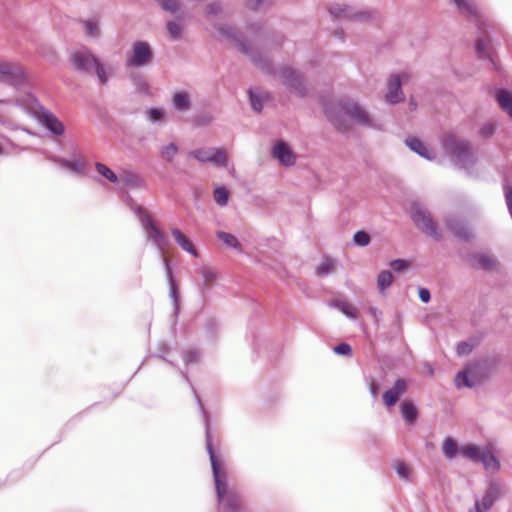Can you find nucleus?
<instances>
[{
  "label": "nucleus",
  "mask_w": 512,
  "mask_h": 512,
  "mask_svg": "<svg viewBox=\"0 0 512 512\" xmlns=\"http://www.w3.org/2000/svg\"><path fill=\"white\" fill-rule=\"evenodd\" d=\"M405 144L409 147L410 150L423 157L424 159L432 160L435 158L434 154L428 149L425 143L417 137H407Z\"/></svg>",
  "instance_id": "a878e982"
},
{
  "label": "nucleus",
  "mask_w": 512,
  "mask_h": 512,
  "mask_svg": "<svg viewBox=\"0 0 512 512\" xmlns=\"http://www.w3.org/2000/svg\"><path fill=\"white\" fill-rule=\"evenodd\" d=\"M323 110L328 121L339 132L345 133L350 130L346 117H350L365 127H373L370 114L355 101L341 99L336 103L327 102L324 104Z\"/></svg>",
  "instance_id": "7ed1b4c3"
},
{
  "label": "nucleus",
  "mask_w": 512,
  "mask_h": 512,
  "mask_svg": "<svg viewBox=\"0 0 512 512\" xmlns=\"http://www.w3.org/2000/svg\"><path fill=\"white\" fill-rule=\"evenodd\" d=\"M470 261L474 267L486 270L497 265V261L486 253H476L470 258Z\"/></svg>",
  "instance_id": "c756f323"
},
{
  "label": "nucleus",
  "mask_w": 512,
  "mask_h": 512,
  "mask_svg": "<svg viewBox=\"0 0 512 512\" xmlns=\"http://www.w3.org/2000/svg\"><path fill=\"white\" fill-rule=\"evenodd\" d=\"M216 236L228 248H233L239 252L242 251V246H241L239 240L233 234L225 232V231H217Z\"/></svg>",
  "instance_id": "e433bc0d"
},
{
  "label": "nucleus",
  "mask_w": 512,
  "mask_h": 512,
  "mask_svg": "<svg viewBox=\"0 0 512 512\" xmlns=\"http://www.w3.org/2000/svg\"><path fill=\"white\" fill-rule=\"evenodd\" d=\"M214 27L220 35L235 42L240 52L247 55L264 73L276 74L273 61L258 49L253 48L235 27L227 24H216Z\"/></svg>",
  "instance_id": "423d86ee"
},
{
  "label": "nucleus",
  "mask_w": 512,
  "mask_h": 512,
  "mask_svg": "<svg viewBox=\"0 0 512 512\" xmlns=\"http://www.w3.org/2000/svg\"><path fill=\"white\" fill-rule=\"evenodd\" d=\"M199 358H200V353L196 349L187 350L183 354V360L186 365H191V364L196 363Z\"/></svg>",
  "instance_id": "5fc2aeb1"
},
{
  "label": "nucleus",
  "mask_w": 512,
  "mask_h": 512,
  "mask_svg": "<svg viewBox=\"0 0 512 512\" xmlns=\"http://www.w3.org/2000/svg\"><path fill=\"white\" fill-rule=\"evenodd\" d=\"M159 6L166 12L177 13L180 10V5L177 0H156Z\"/></svg>",
  "instance_id": "3c124183"
},
{
  "label": "nucleus",
  "mask_w": 512,
  "mask_h": 512,
  "mask_svg": "<svg viewBox=\"0 0 512 512\" xmlns=\"http://www.w3.org/2000/svg\"><path fill=\"white\" fill-rule=\"evenodd\" d=\"M249 31L263 42H272L280 46L284 41V36L274 30L266 29L261 23H251Z\"/></svg>",
  "instance_id": "412c9836"
},
{
  "label": "nucleus",
  "mask_w": 512,
  "mask_h": 512,
  "mask_svg": "<svg viewBox=\"0 0 512 512\" xmlns=\"http://www.w3.org/2000/svg\"><path fill=\"white\" fill-rule=\"evenodd\" d=\"M500 356H493L467 364L458 371L454 378L455 386L458 389L473 388L487 380L492 371L499 365Z\"/></svg>",
  "instance_id": "39448f33"
},
{
  "label": "nucleus",
  "mask_w": 512,
  "mask_h": 512,
  "mask_svg": "<svg viewBox=\"0 0 512 512\" xmlns=\"http://www.w3.org/2000/svg\"><path fill=\"white\" fill-rule=\"evenodd\" d=\"M393 468L401 480L410 481L412 470L409 464L403 460H395L393 462Z\"/></svg>",
  "instance_id": "4c0bfd02"
},
{
  "label": "nucleus",
  "mask_w": 512,
  "mask_h": 512,
  "mask_svg": "<svg viewBox=\"0 0 512 512\" xmlns=\"http://www.w3.org/2000/svg\"><path fill=\"white\" fill-rule=\"evenodd\" d=\"M203 328L205 337L209 340H213L218 333L219 325L214 318H208Z\"/></svg>",
  "instance_id": "a18cd8bd"
},
{
  "label": "nucleus",
  "mask_w": 512,
  "mask_h": 512,
  "mask_svg": "<svg viewBox=\"0 0 512 512\" xmlns=\"http://www.w3.org/2000/svg\"><path fill=\"white\" fill-rule=\"evenodd\" d=\"M389 266L394 272L399 273L408 267V261L401 258L394 259L389 263Z\"/></svg>",
  "instance_id": "6e6d98bb"
},
{
  "label": "nucleus",
  "mask_w": 512,
  "mask_h": 512,
  "mask_svg": "<svg viewBox=\"0 0 512 512\" xmlns=\"http://www.w3.org/2000/svg\"><path fill=\"white\" fill-rule=\"evenodd\" d=\"M38 121L54 136H62L65 132L63 122L50 110L40 107Z\"/></svg>",
  "instance_id": "2eb2a0df"
},
{
  "label": "nucleus",
  "mask_w": 512,
  "mask_h": 512,
  "mask_svg": "<svg viewBox=\"0 0 512 512\" xmlns=\"http://www.w3.org/2000/svg\"><path fill=\"white\" fill-rule=\"evenodd\" d=\"M202 121H203V122H208V121H210V118H208V117H203V118H202Z\"/></svg>",
  "instance_id": "774afa93"
},
{
  "label": "nucleus",
  "mask_w": 512,
  "mask_h": 512,
  "mask_svg": "<svg viewBox=\"0 0 512 512\" xmlns=\"http://www.w3.org/2000/svg\"><path fill=\"white\" fill-rule=\"evenodd\" d=\"M334 270V262L331 258L325 257L316 268V274L319 277H325Z\"/></svg>",
  "instance_id": "37998d69"
},
{
  "label": "nucleus",
  "mask_w": 512,
  "mask_h": 512,
  "mask_svg": "<svg viewBox=\"0 0 512 512\" xmlns=\"http://www.w3.org/2000/svg\"><path fill=\"white\" fill-rule=\"evenodd\" d=\"M263 0H246L245 5L249 10L256 11L261 5Z\"/></svg>",
  "instance_id": "680f3d73"
},
{
  "label": "nucleus",
  "mask_w": 512,
  "mask_h": 512,
  "mask_svg": "<svg viewBox=\"0 0 512 512\" xmlns=\"http://www.w3.org/2000/svg\"><path fill=\"white\" fill-rule=\"evenodd\" d=\"M188 157H193L201 163L211 162L222 167L227 165V155L221 148H198L189 151Z\"/></svg>",
  "instance_id": "4468645a"
},
{
  "label": "nucleus",
  "mask_w": 512,
  "mask_h": 512,
  "mask_svg": "<svg viewBox=\"0 0 512 512\" xmlns=\"http://www.w3.org/2000/svg\"><path fill=\"white\" fill-rule=\"evenodd\" d=\"M327 305L330 308L340 310L348 319L355 320L358 317L357 309L353 305L341 299L329 300Z\"/></svg>",
  "instance_id": "c85d7f7f"
},
{
  "label": "nucleus",
  "mask_w": 512,
  "mask_h": 512,
  "mask_svg": "<svg viewBox=\"0 0 512 512\" xmlns=\"http://www.w3.org/2000/svg\"><path fill=\"white\" fill-rule=\"evenodd\" d=\"M410 217L421 232L437 241L442 239V233L437 223L423 205L418 202H413L410 207Z\"/></svg>",
  "instance_id": "6e6552de"
},
{
  "label": "nucleus",
  "mask_w": 512,
  "mask_h": 512,
  "mask_svg": "<svg viewBox=\"0 0 512 512\" xmlns=\"http://www.w3.org/2000/svg\"><path fill=\"white\" fill-rule=\"evenodd\" d=\"M250 106L256 113H260L263 110L265 101L268 100L269 94L260 91L257 88L250 87L247 90Z\"/></svg>",
  "instance_id": "393cba45"
},
{
  "label": "nucleus",
  "mask_w": 512,
  "mask_h": 512,
  "mask_svg": "<svg viewBox=\"0 0 512 512\" xmlns=\"http://www.w3.org/2000/svg\"><path fill=\"white\" fill-rule=\"evenodd\" d=\"M379 391H380V383L377 380L372 379L369 382V392H370L371 396L374 399H376L379 395Z\"/></svg>",
  "instance_id": "052dcab7"
},
{
  "label": "nucleus",
  "mask_w": 512,
  "mask_h": 512,
  "mask_svg": "<svg viewBox=\"0 0 512 512\" xmlns=\"http://www.w3.org/2000/svg\"><path fill=\"white\" fill-rule=\"evenodd\" d=\"M181 374L185 381L189 383V385L192 388L194 397L197 401L199 410L202 414L204 428H205V438H206V448L207 452L209 454V459L211 463L212 468V474L213 479L215 483V490L219 502V512H245L242 507L240 506V503L238 499L233 496L229 495L227 493L228 491V478L227 474L224 470L223 463L220 459V457L217 455L216 451L213 449L212 446V437H211V430H210V414L205 409L200 396L196 392V390L193 388L192 383L190 379L188 378L187 374L181 371Z\"/></svg>",
  "instance_id": "f257e3e1"
},
{
  "label": "nucleus",
  "mask_w": 512,
  "mask_h": 512,
  "mask_svg": "<svg viewBox=\"0 0 512 512\" xmlns=\"http://www.w3.org/2000/svg\"><path fill=\"white\" fill-rule=\"evenodd\" d=\"M120 181L123 185L130 188H140L143 185L142 178L134 172H124L120 177Z\"/></svg>",
  "instance_id": "58836bf2"
},
{
  "label": "nucleus",
  "mask_w": 512,
  "mask_h": 512,
  "mask_svg": "<svg viewBox=\"0 0 512 512\" xmlns=\"http://www.w3.org/2000/svg\"><path fill=\"white\" fill-rule=\"evenodd\" d=\"M333 352L337 355L351 357L353 355L352 347L346 342H341L333 347Z\"/></svg>",
  "instance_id": "603ef678"
},
{
  "label": "nucleus",
  "mask_w": 512,
  "mask_h": 512,
  "mask_svg": "<svg viewBox=\"0 0 512 512\" xmlns=\"http://www.w3.org/2000/svg\"><path fill=\"white\" fill-rule=\"evenodd\" d=\"M450 2L456 6L457 10L461 14L475 18L476 27L481 34L475 40V54L478 59L489 61L492 68L498 72L500 70V66L496 57L497 51L493 45V39L491 37V25L477 16L475 8L468 2V0H450Z\"/></svg>",
  "instance_id": "20e7f679"
},
{
  "label": "nucleus",
  "mask_w": 512,
  "mask_h": 512,
  "mask_svg": "<svg viewBox=\"0 0 512 512\" xmlns=\"http://www.w3.org/2000/svg\"><path fill=\"white\" fill-rule=\"evenodd\" d=\"M167 112L163 107H150L146 112V119L152 124H162L165 122Z\"/></svg>",
  "instance_id": "72a5a7b5"
},
{
  "label": "nucleus",
  "mask_w": 512,
  "mask_h": 512,
  "mask_svg": "<svg viewBox=\"0 0 512 512\" xmlns=\"http://www.w3.org/2000/svg\"><path fill=\"white\" fill-rule=\"evenodd\" d=\"M122 199H123V202L125 203V205L137 216L139 221L141 219H143V217H146L147 215H149V213L147 212L146 209H144L142 206L136 204V202L134 201V199L128 192H125L123 194Z\"/></svg>",
  "instance_id": "473e14b6"
},
{
  "label": "nucleus",
  "mask_w": 512,
  "mask_h": 512,
  "mask_svg": "<svg viewBox=\"0 0 512 512\" xmlns=\"http://www.w3.org/2000/svg\"><path fill=\"white\" fill-rule=\"evenodd\" d=\"M169 350H170L169 345L166 342L162 341L158 344V350L156 353L153 354V356L158 357V358L162 359L163 361H166L167 363H169L172 366H175L171 360H169L168 358L165 357V354L168 353Z\"/></svg>",
  "instance_id": "864d4df0"
},
{
  "label": "nucleus",
  "mask_w": 512,
  "mask_h": 512,
  "mask_svg": "<svg viewBox=\"0 0 512 512\" xmlns=\"http://www.w3.org/2000/svg\"><path fill=\"white\" fill-rule=\"evenodd\" d=\"M442 452L449 459H453L459 454L463 455L462 446L459 447L457 442L449 436L443 441Z\"/></svg>",
  "instance_id": "2f4dec72"
},
{
  "label": "nucleus",
  "mask_w": 512,
  "mask_h": 512,
  "mask_svg": "<svg viewBox=\"0 0 512 512\" xmlns=\"http://www.w3.org/2000/svg\"><path fill=\"white\" fill-rule=\"evenodd\" d=\"M463 456L473 462L482 463L488 472H498L501 468L499 459L489 447L481 448L476 444L462 445Z\"/></svg>",
  "instance_id": "9d476101"
},
{
  "label": "nucleus",
  "mask_w": 512,
  "mask_h": 512,
  "mask_svg": "<svg viewBox=\"0 0 512 512\" xmlns=\"http://www.w3.org/2000/svg\"><path fill=\"white\" fill-rule=\"evenodd\" d=\"M403 80L399 74H392L388 78L387 92L385 101L390 105H396L404 101V93L402 89Z\"/></svg>",
  "instance_id": "f3484780"
},
{
  "label": "nucleus",
  "mask_w": 512,
  "mask_h": 512,
  "mask_svg": "<svg viewBox=\"0 0 512 512\" xmlns=\"http://www.w3.org/2000/svg\"><path fill=\"white\" fill-rule=\"evenodd\" d=\"M370 241H371V236L365 230H359V231L355 232L353 235V243L356 246L365 247V246L369 245Z\"/></svg>",
  "instance_id": "09e8293b"
},
{
  "label": "nucleus",
  "mask_w": 512,
  "mask_h": 512,
  "mask_svg": "<svg viewBox=\"0 0 512 512\" xmlns=\"http://www.w3.org/2000/svg\"><path fill=\"white\" fill-rule=\"evenodd\" d=\"M496 132V124L488 122L483 125L479 131L480 135L484 138H490Z\"/></svg>",
  "instance_id": "4d7b16f0"
},
{
  "label": "nucleus",
  "mask_w": 512,
  "mask_h": 512,
  "mask_svg": "<svg viewBox=\"0 0 512 512\" xmlns=\"http://www.w3.org/2000/svg\"><path fill=\"white\" fill-rule=\"evenodd\" d=\"M487 510H484L482 508H479L478 504H474L472 508L469 509V512H486Z\"/></svg>",
  "instance_id": "69168bd1"
},
{
  "label": "nucleus",
  "mask_w": 512,
  "mask_h": 512,
  "mask_svg": "<svg viewBox=\"0 0 512 512\" xmlns=\"http://www.w3.org/2000/svg\"><path fill=\"white\" fill-rule=\"evenodd\" d=\"M479 341L476 338H471L466 341H460L457 343L456 352L458 356L469 355L474 348L478 345Z\"/></svg>",
  "instance_id": "ea45409f"
},
{
  "label": "nucleus",
  "mask_w": 512,
  "mask_h": 512,
  "mask_svg": "<svg viewBox=\"0 0 512 512\" xmlns=\"http://www.w3.org/2000/svg\"><path fill=\"white\" fill-rule=\"evenodd\" d=\"M377 313H378V309L375 308V307H371L370 308V314L373 316V317H376L377 316Z\"/></svg>",
  "instance_id": "338daca9"
},
{
  "label": "nucleus",
  "mask_w": 512,
  "mask_h": 512,
  "mask_svg": "<svg viewBox=\"0 0 512 512\" xmlns=\"http://www.w3.org/2000/svg\"><path fill=\"white\" fill-rule=\"evenodd\" d=\"M407 388V381L403 378H397L393 386L383 393V403L389 408L395 406L400 398L406 393Z\"/></svg>",
  "instance_id": "6ab92c4d"
},
{
  "label": "nucleus",
  "mask_w": 512,
  "mask_h": 512,
  "mask_svg": "<svg viewBox=\"0 0 512 512\" xmlns=\"http://www.w3.org/2000/svg\"><path fill=\"white\" fill-rule=\"evenodd\" d=\"M95 169L99 175H101L109 182L113 184H117L120 182V178L117 176V174L104 163L99 161L95 162Z\"/></svg>",
  "instance_id": "f704fd0d"
},
{
  "label": "nucleus",
  "mask_w": 512,
  "mask_h": 512,
  "mask_svg": "<svg viewBox=\"0 0 512 512\" xmlns=\"http://www.w3.org/2000/svg\"><path fill=\"white\" fill-rule=\"evenodd\" d=\"M27 80L28 75L21 65L0 63V83L21 86L24 85Z\"/></svg>",
  "instance_id": "ddd939ff"
},
{
  "label": "nucleus",
  "mask_w": 512,
  "mask_h": 512,
  "mask_svg": "<svg viewBox=\"0 0 512 512\" xmlns=\"http://www.w3.org/2000/svg\"><path fill=\"white\" fill-rule=\"evenodd\" d=\"M229 190L225 186H217L213 191V198L217 205L224 207L229 201Z\"/></svg>",
  "instance_id": "a19ab883"
},
{
  "label": "nucleus",
  "mask_w": 512,
  "mask_h": 512,
  "mask_svg": "<svg viewBox=\"0 0 512 512\" xmlns=\"http://www.w3.org/2000/svg\"><path fill=\"white\" fill-rule=\"evenodd\" d=\"M171 234L174 237L176 243L180 246L181 249L189 253L195 258L199 257V252L194 246V244L185 237V235L176 227H171Z\"/></svg>",
  "instance_id": "bb28decb"
},
{
  "label": "nucleus",
  "mask_w": 512,
  "mask_h": 512,
  "mask_svg": "<svg viewBox=\"0 0 512 512\" xmlns=\"http://www.w3.org/2000/svg\"><path fill=\"white\" fill-rule=\"evenodd\" d=\"M222 9L223 8H222V4L220 1H213L206 5L205 11L208 15L215 16V15L219 14L222 11Z\"/></svg>",
  "instance_id": "13d9d810"
},
{
  "label": "nucleus",
  "mask_w": 512,
  "mask_h": 512,
  "mask_svg": "<svg viewBox=\"0 0 512 512\" xmlns=\"http://www.w3.org/2000/svg\"><path fill=\"white\" fill-rule=\"evenodd\" d=\"M502 497V485L496 481L489 483L488 488L481 500L476 499L474 504H478L479 508L490 510L494 504Z\"/></svg>",
  "instance_id": "aec40b11"
},
{
  "label": "nucleus",
  "mask_w": 512,
  "mask_h": 512,
  "mask_svg": "<svg viewBox=\"0 0 512 512\" xmlns=\"http://www.w3.org/2000/svg\"><path fill=\"white\" fill-rule=\"evenodd\" d=\"M176 19H177V21L169 20L165 23V28L168 32L169 38L172 41L179 40L183 33L182 22L184 20V17L181 15H177Z\"/></svg>",
  "instance_id": "7c9ffc66"
},
{
  "label": "nucleus",
  "mask_w": 512,
  "mask_h": 512,
  "mask_svg": "<svg viewBox=\"0 0 512 512\" xmlns=\"http://www.w3.org/2000/svg\"><path fill=\"white\" fill-rule=\"evenodd\" d=\"M328 12L334 20L338 18L365 20L368 18L367 12L354 11L349 5L339 3H333L329 5Z\"/></svg>",
  "instance_id": "a211bd4d"
},
{
  "label": "nucleus",
  "mask_w": 512,
  "mask_h": 512,
  "mask_svg": "<svg viewBox=\"0 0 512 512\" xmlns=\"http://www.w3.org/2000/svg\"><path fill=\"white\" fill-rule=\"evenodd\" d=\"M70 62L77 72L91 74L94 70L100 84L108 83L109 78L103 64L88 47L83 46L79 50L73 51L70 55Z\"/></svg>",
  "instance_id": "0eeeda50"
},
{
  "label": "nucleus",
  "mask_w": 512,
  "mask_h": 512,
  "mask_svg": "<svg viewBox=\"0 0 512 512\" xmlns=\"http://www.w3.org/2000/svg\"><path fill=\"white\" fill-rule=\"evenodd\" d=\"M201 275L203 278V290H209L210 284L214 283L217 279V273L214 270L203 268L201 270Z\"/></svg>",
  "instance_id": "de8ad7c7"
},
{
  "label": "nucleus",
  "mask_w": 512,
  "mask_h": 512,
  "mask_svg": "<svg viewBox=\"0 0 512 512\" xmlns=\"http://www.w3.org/2000/svg\"><path fill=\"white\" fill-rule=\"evenodd\" d=\"M145 231L146 239L150 241L160 252L165 269V275L169 286V297L173 305V317L176 321L180 315V291L173 273L172 261L165 255V249L169 245L168 235L160 228L156 220L149 214L139 221Z\"/></svg>",
  "instance_id": "f03ea898"
},
{
  "label": "nucleus",
  "mask_w": 512,
  "mask_h": 512,
  "mask_svg": "<svg viewBox=\"0 0 512 512\" xmlns=\"http://www.w3.org/2000/svg\"><path fill=\"white\" fill-rule=\"evenodd\" d=\"M443 147L461 167H467L472 163L473 149L468 140L449 135L444 139Z\"/></svg>",
  "instance_id": "1a4fd4ad"
},
{
  "label": "nucleus",
  "mask_w": 512,
  "mask_h": 512,
  "mask_svg": "<svg viewBox=\"0 0 512 512\" xmlns=\"http://www.w3.org/2000/svg\"><path fill=\"white\" fill-rule=\"evenodd\" d=\"M445 224L448 231L451 232L455 238L462 241L471 240V233L465 223L456 219H447Z\"/></svg>",
  "instance_id": "b1692460"
},
{
  "label": "nucleus",
  "mask_w": 512,
  "mask_h": 512,
  "mask_svg": "<svg viewBox=\"0 0 512 512\" xmlns=\"http://www.w3.org/2000/svg\"><path fill=\"white\" fill-rule=\"evenodd\" d=\"M394 282L393 274L389 270H382L377 275V288L384 293Z\"/></svg>",
  "instance_id": "c9c22d12"
},
{
  "label": "nucleus",
  "mask_w": 512,
  "mask_h": 512,
  "mask_svg": "<svg viewBox=\"0 0 512 512\" xmlns=\"http://www.w3.org/2000/svg\"><path fill=\"white\" fill-rule=\"evenodd\" d=\"M73 158H59L57 163L69 170L71 173L76 175H84L89 167V163L83 158L78 156L76 153H73Z\"/></svg>",
  "instance_id": "4be33fe9"
},
{
  "label": "nucleus",
  "mask_w": 512,
  "mask_h": 512,
  "mask_svg": "<svg viewBox=\"0 0 512 512\" xmlns=\"http://www.w3.org/2000/svg\"><path fill=\"white\" fill-rule=\"evenodd\" d=\"M83 27L87 36L96 38L99 36V26L97 21L92 19L83 20Z\"/></svg>",
  "instance_id": "8fccbe9b"
},
{
  "label": "nucleus",
  "mask_w": 512,
  "mask_h": 512,
  "mask_svg": "<svg viewBox=\"0 0 512 512\" xmlns=\"http://www.w3.org/2000/svg\"><path fill=\"white\" fill-rule=\"evenodd\" d=\"M271 155L284 167H290L295 164L296 154L291 146L284 140H277L271 149Z\"/></svg>",
  "instance_id": "dca6fc26"
},
{
  "label": "nucleus",
  "mask_w": 512,
  "mask_h": 512,
  "mask_svg": "<svg viewBox=\"0 0 512 512\" xmlns=\"http://www.w3.org/2000/svg\"><path fill=\"white\" fill-rule=\"evenodd\" d=\"M344 35H345V33H344L343 29H337V30H335V32H334V36H335L336 38L340 39V40H343V39H344Z\"/></svg>",
  "instance_id": "0e129e2a"
},
{
  "label": "nucleus",
  "mask_w": 512,
  "mask_h": 512,
  "mask_svg": "<svg viewBox=\"0 0 512 512\" xmlns=\"http://www.w3.org/2000/svg\"><path fill=\"white\" fill-rule=\"evenodd\" d=\"M178 151H179L178 145L174 142H171L168 145H165L161 148L160 155L167 162H171L177 155Z\"/></svg>",
  "instance_id": "c03bdc74"
},
{
  "label": "nucleus",
  "mask_w": 512,
  "mask_h": 512,
  "mask_svg": "<svg viewBox=\"0 0 512 512\" xmlns=\"http://www.w3.org/2000/svg\"><path fill=\"white\" fill-rule=\"evenodd\" d=\"M418 297L421 302L428 303L431 300L430 290L426 287H419L418 288Z\"/></svg>",
  "instance_id": "bf43d9fd"
},
{
  "label": "nucleus",
  "mask_w": 512,
  "mask_h": 512,
  "mask_svg": "<svg viewBox=\"0 0 512 512\" xmlns=\"http://www.w3.org/2000/svg\"><path fill=\"white\" fill-rule=\"evenodd\" d=\"M171 106L178 113H185L192 108V98L186 90H176L171 96Z\"/></svg>",
  "instance_id": "5701e85b"
},
{
  "label": "nucleus",
  "mask_w": 512,
  "mask_h": 512,
  "mask_svg": "<svg viewBox=\"0 0 512 512\" xmlns=\"http://www.w3.org/2000/svg\"><path fill=\"white\" fill-rule=\"evenodd\" d=\"M133 85L135 86V90L138 93L149 95L150 94V86L148 82L144 79L143 76L139 74H135L131 76Z\"/></svg>",
  "instance_id": "79ce46f5"
},
{
  "label": "nucleus",
  "mask_w": 512,
  "mask_h": 512,
  "mask_svg": "<svg viewBox=\"0 0 512 512\" xmlns=\"http://www.w3.org/2000/svg\"><path fill=\"white\" fill-rule=\"evenodd\" d=\"M154 51L147 41L137 40L132 43L131 52L127 55L125 65L131 68H142L152 63Z\"/></svg>",
  "instance_id": "9b49d317"
},
{
  "label": "nucleus",
  "mask_w": 512,
  "mask_h": 512,
  "mask_svg": "<svg viewBox=\"0 0 512 512\" xmlns=\"http://www.w3.org/2000/svg\"><path fill=\"white\" fill-rule=\"evenodd\" d=\"M502 110L512 118V101L509 102Z\"/></svg>",
  "instance_id": "e2e57ef3"
},
{
  "label": "nucleus",
  "mask_w": 512,
  "mask_h": 512,
  "mask_svg": "<svg viewBox=\"0 0 512 512\" xmlns=\"http://www.w3.org/2000/svg\"><path fill=\"white\" fill-rule=\"evenodd\" d=\"M495 99L500 108L503 109L512 101V92L506 88H500L496 91Z\"/></svg>",
  "instance_id": "49530a36"
},
{
  "label": "nucleus",
  "mask_w": 512,
  "mask_h": 512,
  "mask_svg": "<svg viewBox=\"0 0 512 512\" xmlns=\"http://www.w3.org/2000/svg\"><path fill=\"white\" fill-rule=\"evenodd\" d=\"M400 413L403 418V420L408 425H414L419 417V411L417 406L409 400H404L400 404Z\"/></svg>",
  "instance_id": "cd10ccee"
},
{
  "label": "nucleus",
  "mask_w": 512,
  "mask_h": 512,
  "mask_svg": "<svg viewBox=\"0 0 512 512\" xmlns=\"http://www.w3.org/2000/svg\"><path fill=\"white\" fill-rule=\"evenodd\" d=\"M278 71L282 84L289 92L299 98L307 95L306 79L303 73L286 66H281Z\"/></svg>",
  "instance_id": "f8f14e48"
}]
</instances>
